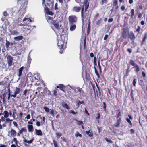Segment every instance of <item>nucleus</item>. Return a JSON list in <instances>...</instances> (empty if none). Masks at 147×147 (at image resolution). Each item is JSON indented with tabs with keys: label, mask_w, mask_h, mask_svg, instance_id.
I'll use <instances>...</instances> for the list:
<instances>
[{
	"label": "nucleus",
	"mask_w": 147,
	"mask_h": 147,
	"mask_svg": "<svg viewBox=\"0 0 147 147\" xmlns=\"http://www.w3.org/2000/svg\"><path fill=\"white\" fill-rule=\"evenodd\" d=\"M4 117L5 118H7L8 117L9 115V113L7 111H4Z\"/></svg>",
	"instance_id": "obj_34"
},
{
	"label": "nucleus",
	"mask_w": 147,
	"mask_h": 147,
	"mask_svg": "<svg viewBox=\"0 0 147 147\" xmlns=\"http://www.w3.org/2000/svg\"><path fill=\"white\" fill-rule=\"evenodd\" d=\"M11 34L13 35H15L18 34V32L16 30L11 31Z\"/></svg>",
	"instance_id": "obj_46"
},
{
	"label": "nucleus",
	"mask_w": 147,
	"mask_h": 147,
	"mask_svg": "<svg viewBox=\"0 0 147 147\" xmlns=\"http://www.w3.org/2000/svg\"><path fill=\"white\" fill-rule=\"evenodd\" d=\"M128 37L131 40H134L135 38V37L132 32H130L129 33L128 35Z\"/></svg>",
	"instance_id": "obj_12"
},
{
	"label": "nucleus",
	"mask_w": 147,
	"mask_h": 147,
	"mask_svg": "<svg viewBox=\"0 0 147 147\" xmlns=\"http://www.w3.org/2000/svg\"><path fill=\"white\" fill-rule=\"evenodd\" d=\"M75 136L76 137H78V136H79L80 137H82V134H80L78 132H77L75 134Z\"/></svg>",
	"instance_id": "obj_44"
},
{
	"label": "nucleus",
	"mask_w": 147,
	"mask_h": 147,
	"mask_svg": "<svg viewBox=\"0 0 147 147\" xmlns=\"http://www.w3.org/2000/svg\"><path fill=\"white\" fill-rule=\"evenodd\" d=\"M53 142L54 147H59L58 146L57 143L56 141L55 140H53Z\"/></svg>",
	"instance_id": "obj_42"
},
{
	"label": "nucleus",
	"mask_w": 147,
	"mask_h": 147,
	"mask_svg": "<svg viewBox=\"0 0 147 147\" xmlns=\"http://www.w3.org/2000/svg\"><path fill=\"white\" fill-rule=\"evenodd\" d=\"M68 8V7L67 3H65V6H63L62 8L64 10V11H67V10Z\"/></svg>",
	"instance_id": "obj_25"
},
{
	"label": "nucleus",
	"mask_w": 147,
	"mask_h": 147,
	"mask_svg": "<svg viewBox=\"0 0 147 147\" xmlns=\"http://www.w3.org/2000/svg\"><path fill=\"white\" fill-rule=\"evenodd\" d=\"M69 113H72V114H74V115L76 114L77 113V112H75L73 110H71L69 111Z\"/></svg>",
	"instance_id": "obj_60"
},
{
	"label": "nucleus",
	"mask_w": 147,
	"mask_h": 147,
	"mask_svg": "<svg viewBox=\"0 0 147 147\" xmlns=\"http://www.w3.org/2000/svg\"><path fill=\"white\" fill-rule=\"evenodd\" d=\"M102 18H100L99 19L97 20L96 23V25H99L102 22Z\"/></svg>",
	"instance_id": "obj_38"
},
{
	"label": "nucleus",
	"mask_w": 147,
	"mask_h": 147,
	"mask_svg": "<svg viewBox=\"0 0 147 147\" xmlns=\"http://www.w3.org/2000/svg\"><path fill=\"white\" fill-rule=\"evenodd\" d=\"M44 109L47 112H48L49 111V109L47 107H43Z\"/></svg>",
	"instance_id": "obj_51"
},
{
	"label": "nucleus",
	"mask_w": 147,
	"mask_h": 147,
	"mask_svg": "<svg viewBox=\"0 0 147 147\" xmlns=\"http://www.w3.org/2000/svg\"><path fill=\"white\" fill-rule=\"evenodd\" d=\"M134 10L133 9H132L131 10V17H132L134 16Z\"/></svg>",
	"instance_id": "obj_61"
},
{
	"label": "nucleus",
	"mask_w": 147,
	"mask_h": 147,
	"mask_svg": "<svg viewBox=\"0 0 147 147\" xmlns=\"http://www.w3.org/2000/svg\"><path fill=\"white\" fill-rule=\"evenodd\" d=\"M119 112L117 115V123L116 124H115L114 125V126L115 127H118L119 125V119H118L119 116Z\"/></svg>",
	"instance_id": "obj_27"
},
{
	"label": "nucleus",
	"mask_w": 147,
	"mask_h": 147,
	"mask_svg": "<svg viewBox=\"0 0 147 147\" xmlns=\"http://www.w3.org/2000/svg\"><path fill=\"white\" fill-rule=\"evenodd\" d=\"M84 7L82 6L81 9V18L82 21H83L86 18V15L84 14Z\"/></svg>",
	"instance_id": "obj_11"
},
{
	"label": "nucleus",
	"mask_w": 147,
	"mask_h": 147,
	"mask_svg": "<svg viewBox=\"0 0 147 147\" xmlns=\"http://www.w3.org/2000/svg\"><path fill=\"white\" fill-rule=\"evenodd\" d=\"M8 135L10 137H13L17 135V132L15 130L12 128L10 131H8Z\"/></svg>",
	"instance_id": "obj_6"
},
{
	"label": "nucleus",
	"mask_w": 147,
	"mask_h": 147,
	"mask_svg": "<svg viewBox=\"0 0 147 147\" xmlns=\"http://www.w3.org/2000/svg\"><path fill=\"white\" fill-rule=\"evenodd\" d=\"M119 62H115L114 63V65L117 68V69H119Z\"/></svg>",
	"instance_id": "obj_45"
},
{
	"label": "nucleus",
	"mask_w": 147,
	"mask_h": 147,
	"mask_svg": "<svg viewBox=\"0 0 147 147\" xmlns=\"http://www.w3.org/2000/svg\"><path fill=\"white\" fill-rule=\"evenodd\" d=\"M74 120H75L77 122V124L78 125H82L84 124L83 122L82 121H78L76 119H74Z\"/></svg>",
	"instance_id": "obj_30"
},
{
	"label": "nucleus",
	"mask_w": 147,
	"mask_h": 147,
	"mask_svg": "<svg viewBox=\"0 0 147 147\" xmlns=\"http://www.w3.org/2000/svg\"><path fill=\"white\" fill-rule=\"evenodd\" d=\"M62 105L64 108H65L68 110H69L70 109L68 105L66 103L63 102L62 103Z\"/></svg>",
	"instance_id": "obj_28"
},
{
	"label": "nucleus",
	"mask_w": 147,
	"mask_h": 147,
	"mask_svg": "<svg viewBox=\"0 0 147 147\" xmlns=\"http://www.w3.org/2000/svg\"><path fill=\"white\" fill-rule=\"evenodd\" d=\"M52 29L54 31L57 36L60 35L61 37H62V36L65 34L64 29L62 28H59L57 29H54V28L53 27Z\"/></svg>",
	"instance_id": "obj_1"
},
{
	"label": "nucleus",
	"mask_w": 147,
	"mask_h": 147,
	"mask_svg": "<svg viewBox=\"0 0 147 147\" xmlns=\"http://www.w3.org/2000/svg\"><path fill=\"white\" fill-rule=\"evenodd\" d=\"M103 108L104 109V111H106V103L105 102H103Z\"/></svg>",
	"instance_id": "obj_55"
},
{
	"label": "nucleus",
	"mask_w": 147,
	"mask_h": 147,
	"mask_svg": "<svg viewBox=\"0 0 147 147\" xmlns=\"http://www.w3.org/2000/svg\"><path fill=\"white\" fill-rule=\"evenodd\" d=\"M84 102L83 100L80 101L78 100L76 103V106L78 107H79L81 104H84Z\"/></svg>",
	"instance_id": "obj_24"
},
{
	"label": "nucleus",
	"mask_w": 147,
	"mask_h": 147,
	"mask_svg": "<svg viewBox=\"0 0 147 147\" xmlns=\"http://www.w3.org/2000/svg\"><path fill=\"white\" fill-rule=\"evenodd\" d=\"M105 140L109 143H113V142L112 140H109L107 137L105 138Z\"/></svg>",
	"instance_id": "obj_49"
},
{
	"label": "nucleus",
	"mask_w": 147,
	"mask_h": 147,
	"mask_svg": "<svg viewBox=\"0 0 147 147\" xmlns=\"http://www.w3.org/2000/svg\"><path fill=\"white\" fill-rule=\"evenodd\" d=\"M136 80H137L136 79H134L133 82V86L135 87H136Z\"/></svg>",
	"instance_id": "obj_54"
},
{
	"label": "nucleus",
	"mask_w": 147,
	"mask_h": 147,
	"mask_svg": "<svg viewBox=\"0 0 147 147\" xmlns=\"http://www.w3.org/2000/svg\"><path fill=\"white\" fill-rule=\"evenodd\" d=\"M147 38V33H145L144 34V36L142 40V44H143V43L145 41L146 39Z\"/></svg>",
	"instance_id": "obj_39"
},
{
	"label": "nucleus",
	"mask_w": 147,
	"mask_h": 147,
	"mask_svg": "<svg viewBox=\"0 0 147 147\" xmlns=\"http://www.w3.org/2000/svg\"><path fill=\"white\" fill-rule=\"evenodd\" d=\"M82 6L85 7V11H86L89 6V3H88V1H84V3Z\"/></svg>",
	"instance_id": "obj_14"
},
{
	"label": "nucleus",
	"mask_w": 147,
	"mask_h": 147,
	"mask_svg": "<svg viewBox=\"0 0 147 147\" xmlns=\"http://www.w3.org/2000/svg\"><path fill=\"white\" fill-rule=\"evenodd\" d=\"M19 131L20 133L22 134L23 132L26 133L27 132V130L26 127H24L22 128Z\"/></svg>",
	"instance_id": "obj_26"
},
{
	"label": "nucleus",
	"mask_w": 147,
	"mask_h": 147,
	"mask_svg": "<svg viewBox=\"0 0 147 147\" xmlns=\"http://www.w3.org/2000/svg\"><path fill=\"white\" fill-rule=\"evenodd\" d=\"M50 23L51 24H53L54 25V26L55 28L54 29H57L60 28L59 27V23L56 22L55 20L52 21V22H50Z\"/></svg>",
	"instance_id": "obj_9"
},
{
	"label": "nucleus",
	"mask_w": 147,
	"mask_h": 147,
	"mask_svg": "<svg viewBox=\"0 0 147 147\" xmlns=\"http://www.w3.org/2000/svg\"><path fill=\"white\" fill-rule=\"evenodd\" d=\"M28 131L31 132L33 131V126L32 125H27Z\"/></svg>",
	"instance_id": "obj_21"
},
{
	"label": "nucleus",
	"mask_w": 147,
	"mask_h": 147,
	"mask_svg": "<svg viewBox=\"0 0 147 147\" xmlns=\"http://www.w3.org/2000/svg\"><path fill=\"white\" fill-rule=\"evenodd\" d=\"M94 69L95 73L96 75L97 76V77L99 78H100V76L95 66H94Z\"/></svg>",
	"instance_id": "obj_35"
},
{
	"label": "nucleus",
	"mask_w": 147,
	"mask_h": 147,
	"mask_svg": "<svg viewBox=\"0 0 147 147\" xmlns=\"http://www.w3.org/2000/svg\"><path fill=\"white\" fill-rule=\"evenodd\" d=\"M97 116L96 118V119H98V121H99V119L100 118V114L99 113H97Z\"/></svg>",
	"instance_id": "obj_64"
},
{
	"label": "nucleus",
	"mask_w": 147,
	"mask_h": 147,
	"mask_svg": "<svg viewBox=\"0 0 147 147\" xmlns=\"http://www.w3.org/2000/svg\"><path fill=\"white\" fill-rule=\"evenodd\" d=\"M97 128L98 131V132L99 133H100L101 131H102V127H100L98 126H97Z\"/></svg>",
	"instance_id": "obj_52"
},
{
	"label": "nucleus",
	"mask_w": 147,
	"mask_h": 147,
	"mask_svg": "<svg viewBox=\"0 0 147 147\" xmlns=\"http://www.w3.org/2000/svg\"><path fill=\"white\" fill-rule=\"evenodd\" d=\"M81 7H80L75 6L73 9V10L74 11L79 12L81 10Z\"/></svg>",
	"instance_id": "obj_15"
},
{
	"label": "nucleus",
	"mask_w": 147,
	"mask_h": 147,
	"mask_svg": "<svg viewBox=\"0 0 147 147\" xmlns=\"http://www.w3.org/2000/svg\"><path fill=\"white\" fill-rule=\"evenodd\" d=\"M129 63L132 66L134 67L137 64L135 63L134 61L133 60L131 59L130 60Z\"/></svg>",
	"instance_id": "obj_40"
},
{
	"label": "nucleus",
	"mask_w": 147,
	"mask_h": 147,
	"mask_svg": "<svg viewBox=\"0 0 147 147\" xmlns=\"http://www.w3.org/2000/svg\"><path fill=\"white\" fill-rule=\"evenodd\" d=\"M65 41L62 39V37H61V39H59L58 40L57 45L59 47V48L61 50L64 49L63 47L64 46Z\"/></svg>",
	"instance_id": "obj_4"
},
{
	"label": "nucleus",
	"mask_w": 147,
	"mask_h": 147,
	"mask_svg": "<svg viewBox=\"0 0 147 147\" xmlns=\"http://www.w3.org/2000/svg\"><path fill=\"white\" fill-rule=\"evenodd\" d=\"M134 67L135 68V71L136 72H138L139 71L140 69V68L139 67V66L137 64Z\"/></svg>",
	"instance_id": "obj_32"
},
{
	"label": "nucleus",
	"mask_w": 147,
	"mask_h": 147,
	"mask_svg": "<svg viewBox=\"0 0 147 147\" xmlns=\"http://www.w3.org/2000/svg\"><path fill=\"white\" fill-rule=\"evenodd\" d=\"M10 44V42L9 41H8L7 40H6V47L7 48H8L9 47V45Z\"/></svg>",
	"instance_id": "obj_50"
},
{
	"label": "nucleus",
	"mask_w": 147,
	"mask_h": 147,
	"mask_svg": "<svg viewBox=\"0 0 147 147\" xmlns=\"http://www.w3.org/2000/svg\"><path fill=\"white\" fill-rule=\"evenodd\" d=\"M43 4L44 3L45 7L52 8L54 4L53 0H42Z\"/></svg>",
	"instance_id": "obj_2"
},
{
	"label": "nucleus",
	"mask_w": 147,
	"mask_h": 147,
	"mask_svg": "<svg viewBox=\"0 0 147 147\" xmlns=\"http://www.w3.org/2000/svg\"><path fill=\"white\" fill-rule=\"evenodd\" d=\"M126 120L127 121V122L129 123L131 125H132V123L131 122V121H130V119L129 118H127L126 119Z\"/></svg>",
	"instance_id": "obj_63"
},
{
	"label": "nucleus",
	"mask_w": 147,
	"mask_h": 147,
	"mask_svg": "<svg viewBox=\"0 0 147 147\" xmlns=\"http://www.w3.org/2000/svg\"><path fill=\"white\" fill-rule=\"evenodd\" d=\"M65 87V86L62 84H59L58 86H57V88H59L63 92H64V89Z\"/></svg>",
	"instance_id": "obj_16"
},
{
	"label": "nucleus",
	"mask_w": 147,
	"mask_h": 147,
	"mask_svg": "<svg viewBox=\"0 0 147 147\" xmlns=\"http://www.w3.org/2000/svg\"><path fill=\"white\" fill-rule=\"evenodd\" d=\"M69 25H70V30L71 31H74L76 28V25L74 24Z\"/></svg>",
	"instance_id": "obj_22"
},
{
	"label": "nucleus",
	"mask_w": 147,
	"mask_h": 147,
	"mask_svg": "<svg viewBox=\"0 0 147 147\" xmlns=\"http://www.w3.org/2000/svg\"><path fill=\"white\" fill-rule=\"evenodd\" d=\"M46 13L47 14L53 15V13L49 10V7H44Z\"/></svg>",
	"instance_id": "obj_13"
},
{
	"label": "nucleus",
	"mask_w": 147,
	"mask_h": 147,
	"mask_svg": "<svg viewBox=\"0 0 147 147\" xmlns=\"http://www.w3.org/2000/svg\"><path fill=\"white\" fill-rule=\"evenodd\" d=\"M33 139H32L30 140H27L26 139H24V142H25L26 143H28V144H31L32 143L33 140Z\"/></svg>",
	"instance_id": "obj_37"
},
{
	"label": "nucleus",
	"mask_w": 147,
	"mask_h": 147,
	"mask_svg": "<svg viewBox=\"0 0 147 147\" xmlns=\"http://www.w3.org/2000/svg\"><path fill=\"white\" fill-rule=\"evenodd\" d=\"M20 91V88L16 87V88L15 91V93L17 94H19Z\"/></svg>",
	"instance_id": "obj_36"
},
{
	"label": "nucleus",
	"mask_w": 147,
	"mask_h": 147,
	"mask_svg": "<svg viewBox=\"0 0 147 147\" xmlns=\"http://www.w3.org/2000/svg\"><path fill=\"white\" fill-rule=\"evenodd\" d=\"M86 35H85L84 42H83V41H81V42L80 46V49H82L83 48V45L84 46V49H85L86 48Z\"/></svg>",
	"instance_id": "obj_8"
},
{
	"label": "nucleus",
	"mask_w": 147,
	"mask_h": 147,
	"mask_svg": "<svg viewBox=\"0 0 147 147\" xmlns=\"http://www.w3.org/2000/svg\"><path fill=\"white\" fill-rule=\"evenodd\" d=\"M44 93L45 95H51V94L50 91L47 88H45L43 89Z\"/></svg>",
	"instance_id": "obj_17"
},
{
	"label": "nucleus",
	"mask_w": 147,
	"mask_h": 147,
	"mask_svg": "<svg viewBox=\"0 0 147 147\" xmlns=\"http://www.w3.org/2000/svg\"><path fill=\"white\" fill-rule=\"evenodd\" d=\"M13 124L14 125V126L17 128L18 127V125L17 123V122L16 121H13Z\"/></svg>",
	"instance_id": "obj_58"
},
{
	"label": "nucleus",
	"mask_w": 147,
	"mask_h": 147,
	"mask_svg": "<svg viewBox=\"0 0 147 147\" xmlns=\"http://www.w3.org/2000/svg\"><path fill=\"white\" fill-rule=\"evenodd\" d=\"M8 66H11L13 62V57L11 55H8L7 57Z\"/></svg>",
	"instance_id": "obj_5"
},
{
	"label": "nucleus",
	"mask_w": 147,
	"mask_h": 147,
	"mask_svg": "<svg viewBox=\"0 0 147 147\" xmlns=\"http://www.w3.org/2000/svg\"><path fill=\"white\" fill-rule=\"evenodd\" d=\"M56 136L58 137V138H59L62 135V134L59 132H57L55 133Z\"/></svg>",
	"instance_id": "obj_47"
},
{
	"label": "nucleus",
	"mask_w": 147,
	"mask_h": 147,
	"mask_svg": "<svg viewBox=\"0 0 147 147\" xmlns=\"http://www.w3.org/2000/svg\"><path fill=\"white\" fill-rule=\"evenodd\" d=\"M46 18L48 22H49L50 20H51V22H52V21L53 20V17H51L49 16H47L46 17Z\"/></svg>",
	"instance_id": "obj_31"
},
{
	"label": "nucleus",
	"mask_w": 147,
	"mask_h": 147,
	"mask_svg": "<svg viewBox=\"0 0 147 147\" xmlns=\"http://www.w3.org/2000/svg\"><path fill=\"white\" fill-rule=\"evenodd\" d=\"M35 134L36 135H37L38 136H42V131L41 130H37L36 129H35Z\"/></svg>",
	"instance_id": "obj_20"
},
{
	"label": "nucleus",
	"mask_w": 147,
	"mask_h": 147,
	"mask_svg": "<svg viewBox=\"0 0 147 147\" xmlns=\"http://www.w3.org/2000/svg\"><path fill=\"white\" fill-rule=\"evenodd\" d=\"M24 69V67L22 66L19 69H18V77H20L22 75V72L23 71Z\"/></svg>",
	"instance_id": "obj_19"
},
{
	"label": "nucleus",
	"mask_w": 147,
	"mask_h": 147,
	"mask_svg": "<svg viewBox=\"0 0 147 147\" xmlns=\"http://www.w3.org/2000/svg\"><path fill=\"white\" fill-rule=\"evenodd\" d=\"M54 9L57 12H59V11L60 10L59 9V7H58L57 3L55 4Z\"/></svg>",
	"instance_id": "obj_29"
},
{
	"label": "nucleus",
	"mask_w": 147,
	"mask_h": 147,
	"mask_svg": "<svg viewBox=\"0 0 147 147\" xmlns=\"http://www.w3.org/2000/svg\"><path fill=\"white\" fill-rule=\"evenodd\" d=\"M42 87H38L37 88V89H38V92H39V94L38 96V98H41V97H43L45 96V94L44 93V91L43 92H41V90L42 89Z\"/></svg>",
	"instance_id": "obj_7"
},
{
	"label": "nucleus",
	"mask_w": 147,
	"mask_h": 147,
	"mask_svg": "<svg viewBox=\"0 0 147 147\" xmlns=\"http://www.w3.org/2000/svg\"><path fill=\"white\" fill-rule=\"evenodd\" d=\"M90 30L91 28H87V35H88L89 34L90 32Z\"/></svg>",
	"instance_id": "obj_53"
},
{
	"label": "nucleus",
	"mask_w": 147,
	"mask_h": 147,
	"mask_svg": "<svg viewBox=\"0 0 147 147\" xmlns=\"http://www.w3.org/2000/svg\"><path fill=\"white\" fill-rule=\"evenodd\" d=\"M58 91V90L57 88L55 89L53 91V94L54 96H56L57 95V93Z\"/></svg>",
	"instance_id": "obj_41"
},
{
	"label": "nucleus",
	"mask_w": 147,
	"mask_h": 147,
	"mask_svg": "<svg viewBox=\"0 0 147 147\" xmlns=\"http://www.w3.org/2000/svg\"><path fill=\"white\" fill-rule=\"evenodd\" d=\"M14 39L17 41L22 40L23 38V37L22 36H18L14 38Z\"/></svg>",
	"instance_id": "obj_23"
},
{
	"label": "nucleus",
	"mask_w": 147,
	"mask_h": 147,
	"mask_svg": "<svg viewBox=\"0 0 147 147\" xmlns=\"http://www.w3.org/2000/svg\"><path fill=\"white\" fill-rule=\"evenodd\" d=\"M129 32L127 30H124L123 31L122 33V36L125 38H126L127 35L129 34Z\"/></svg>",
	"instance_id": "obj_18"
},
{
	"label": "nucleus",
	"mask_w": 147,
	"mask_h": 147,
	"mask_svg": "<svg viewBox=\"0 0 147 147\" xmlns=\"http://www.w3.org/2000/svg\"><path fill=\"white\" fill-rule=\"evenodd\" d=\"M107 0H102L101 2V5L103 4L104 3H106L107 2Z\"/></svg>",
	"instance_id": "obj_57"
},
{
	"label": "nucleus",
	"mask_w": 147,
	"mask_h": 147,
	"mask_svg": "<svg viewBox=\"0 0 147 147\" xmlns=\"http://www.w3.org/2000/svg\"><path fill=\"white\" fill-rule=\"evenodd\" d=\"M98 66L99 67V69L100 71V73H101L102 72V71L101 70V67L100 65V61H99L98 62Z\"/></svg>",
	"instance_id": "obj_43"
},
{
	"label": "nucleus",
	"mask_w": 147,
	"mask_h": 147,
	"mask_svg": "<svg viewBox=\"0 0 147 147\" xmlns=\"http://www.w3.org/2000/svg\"><path fill=\"white\" fill-rule=\"evenodd\" d=\"M13 140L14 142H15V144H16V146H18V141L17 140V139L16 138H14L13 139Z\"/></svg>",
	"instance_id": "obj_56"
},
{
	"label": "nucleus",
	"mask_w": 147,
	"mask_h": 147,
	"mask_svg": "<svg viewBox=\"0 0 147 147\" xmlns=\"http://www.w3.org/2000/svg\"><path fill=\"white\" fill-rule=\"evenodd\" d=\"M113 7L115 10H117L119 8L118 6V0H113Z\"/></svg>",
	"instance_id": "obj_10"
},
{
	"label": "nucleus",
	"mask_w": 147,
	"mask_h": 147,
	"mask_svg": "<svg viewBox=\"0 0 147 147\" xmlns=\"http://www.w3.org/2000/svg\"><path fill=\"white\" fill-rule=\"evenodd\" d=\"M31 61V59L28 56V63L30 64Z\"/></svg>",
	"instance_id": "obj_59"
},
{
	"label": "nucleus",
	"mask_w": 147,
	"mask_h": 147,
	"mask_svg": "<svg viewBox=\"0 0 147 147\" xmlns=\"http://www.w3.org/2000/svg\"><path fill=\"white\" fill-rule=\"evenodd\" d=\"M69 23V24H72L76 23L77 21V18L76 16L71 15L68 17Z\"/></svg>",
	"instance_id": "obj_3"
},
{
	"label": "nucleus",
	"mask_w": 147,
	"mask_h": 147,
	"mask_svg": "<svg viewBox=\"0 0 147 147\" xmlns=\"http://www.w3.org/2000/svg\"><path fill=\"white\" fill-rule=\"evenodd\" d=\"M76 89L78 90V91L80 92L81 94H84V92L82 88H80L79 87H78L76 88Z\"/></svg>",
	"instance_id": "obj_33"
},
{
	"label": "nucleus",
	"mask_w": 147,
	"mask_h": 147,
	"mask_svg": "<svg viewBox=\"0 0 147 147\" xmlns=\"http://www.w3.org/2000/svg\"><path fill=\"white\" fill-rule=\"evenodd\" d=\"M50 114L52 115L53 116H54V111L53 109H52L51 110V111L50 112Z\"/></svg>",
	"instance_id": "obj_62"
},
{
	"label": "nucleus",
	"mask_w": 147,
	"mask_h": 147,
	"mask_svg": "<svg viewBox=\"0 0 147 147\" xmlns=\"http://www.w3.org/2000/svg\"><path fill=\"white\" fill-rule=\"evenodd\" d=\"M92 88H93V90L94 91V97H95V98H96V92H95V85L94 84H92Z\"/></svg>",
	"instance_id": "obj_48"
}]
</instances>
